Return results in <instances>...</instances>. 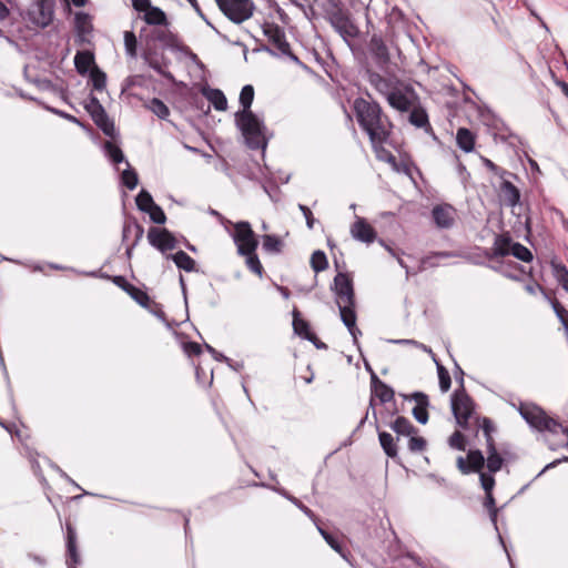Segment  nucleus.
Listing matches in <instances>:
<instances>
[{
	"label": "nucleus",
	"mask_w": 568,
	"mask_h": 568,
	"mask_svg": "<svg viewBox=\"0 0 568 568\" xmlns=\"http://www.w3.org/2000/svg\"><path fill=\"white\" fill-rule=\"evenodd\" d=\"M353 109L359 126L368 134L373 148L377 150L389 138L390 122L383 114L381 105L375 101L356 98Z\"/></svg>",
	"instance_id": "f257e3e1"
},
{
	"label": "nucleus",
	"mask_w": 568,
	"mask_h": 568,
	"mask_svg": "<svg viewBox=\"0 0 568 568\" xmlns=\"http://www.w3.org/2000/svg\"><path fill=\"white\" fill-rule=\"evenodd\" d=\"M518 410L530 427L538 432H549L557 435L560 437L559 443L561 445H568V427L548 416L542 408L535 404L521 403Z\"/></svg>",
	"instance_id": "f03ea898"
},
{
	"label": "nucleus",
	"mask_w": 568,
	"mask_h": 568,
	"mask_svg": "<svg viewBox=\"0 0 568 568\" xmlns=\"http://www.w3.org/2000/svg\"><path fill=\"white\" fill-rule=\"evenodd\" d=\"M235 125L245 139L251 150H265L267 140L265 138L266 126L264 121L253 112L237 111L234 114Z\"/></svg>",
	"instance_id": "7ed1b4c3"
},
{
	"label": "nucleus",
	"mask_w": 568,
	"mask_h": 568,
	"mask_svg": "<svg viewBox=\"0 0 568 568\" xmlns=\"http://www.w3.org/2000/svg\"><path fill=\"white\" fill-rule=\"evenodd\" d=\"M367 49L375 65L383 72H389L394 55L400 57L402 51L395 42L393 34L383 37L381 33H373Z\"/></svg>",
	"instance_id": "20e7f679"
},
{
	"label": "nucleus",
	"mask_w": 568,
	"mask_h": 568,
	"mask_svg": "<svg viewBox=\"0 0 568 568\" xmlns=\"http://www.w3.org/2000/svg\"><path fill=\"white\" fill-rule=\"evenodd\" d=\"M325 13L329 24L348 45L358 38L359 29L351 19L349 13L342 8V3L329 7Z\"/></svg>",
	"instance_id": "39448f33"
},
{
	"label": "nucleus",
	"mask_w": 568,
	"mask_h": 568,
	"mask_svg": "<svg viewBox=\"0 0 568 568\" xmlns=\"http://www.w3.org/2000/svg\"><path fill=\"white\" fill-rule=\"evenodd\" d=\"M332 290L336 295L339 314H344V311H355L353 280L347 273L339 272L336 274Z\"/></svg>",
	"instance_id": "423d86ee"
},
{
	"label": "nucleus",
	"mask_w": 568,
	"mask_h": 568,
	"mask_svg": "<svg viewBox=\"0 0 568 568\" xmlns=\"http://www.w3.org/2000/svg\"><path fill=\"white\" fill-rule=\"evenodd\" d=\"M474 409L475 403L466 393L464 384L462 383V389H456L452 395V412L459 427L463 429L469 428Z\"/></svg>",
	"instance_id": "0eeeda50"
},
{
	"label": "nucleus",
	"mask_w": 568,
	"mask_h": 568,
	"mask_svg": "<svg viewBox=\"0 0 568 568\" xmlns=\"http://www.w3.org/2000/svg\"><path fill=\"white\" fill-rule=\"evenodd\" d=\"M220 10L232 22L240 24L253 16L252 0H215Z\"/></svg>",
	"instance_id": "6e6552de"
},
{
	"label": "nucleus",
	"mask_w": 568,
	"mask_h": 568,
	"mask_svg": "<svg viewBox=\"0 0 568 568\" xmlns=\"http://www.w3.org/2000/svg\"><path fill=\"white\" fill-rule=\"evenodd\" d=\"M233 241L236 244L237 253H250L256 251L258 241L251 224L246 221L237 222L234 225Z\"/></svg>",
	"instance_id": "1a4fd4ad"
},
{
	"label": "nucleus",
	"mask_w": 568,
	"mask_h": 568,
	"mask_svg": "<svg viewBox=\"0 0 568 568\" xmlns=\"http://www.w3.org/2000/svg\"><path fill=\"white\" fill-rule=\"evenodd\" d=\"M85 110L91 115L95 125L101 129V131L108 135L114 136V124L110 121L103 105L100 103L99 99L91 94L89 97L88 102L84 105Z\"/></svg>",
	"instance_id": "9d476101"
},
{
	"label": "nucleus",
	"mask_w": 568,
	"mask_h": 568,
	"mask_svg": "<svg viewBox=\"0 0 568 568\" xmlns=\"http://www.w3.org/2000/svg\"><path fill=\"white\" fill-rule=\"evenodd\" d=\"M143 60L145 63L156 71L160 75L169 81H174V77L166 68L170 64V59L164 55L163 52H159L155 48H152L150 43H146V49L143 52Z\"/></svg>",
	"instance_id": "9b49d317"
},
{
	"label": "nucleus",
	"mask_w": 568,
	"mask_h": 568,
	"mask_svg": "<svg viewBox=\"0 0 568 568\" xmlns=\"http://www.w3.org/2000/svg\"><path fill=\"white\" fill-rule=\"evenodd\" d=\"M28 18L37 27H48L53 19V2L51 0L33 1L28 9Z\"/></svg>",
	"instance_id": "f8f14e48"
},
{
	"label": "nucleus",
	"mask_w": 568,
	"mask_h": 568,
	"mask_svg": "<svg viewBox=\"0 0 568 568\" xmlns=\"http://www.w3.org/2000/svg\"><path fill=\"white\" fill-rule=\"evenodd\" d=\"M148 241L162 253L174 250L178 245L175 237L168 229L150 227Z\"/></svg>",
	"instance_id": "ddd939ff"
},
{
	"label": "nucleus",
	"mask_w": 568,
	"mask_h": 568,
	"mask_svg": "<svg viewBox=\"0 0 568 568\" xmlns=\"http://www.w3.org/2000/svg\"><path fill=\"white\" fill-rule=\"evenodd\" d=\"M134 232L133 242L128 245L125 255L130 260L132 257L133 248L140 243L143 237L144 229L134 217H129L124 221L122 229V242H126L130 237V234Z\"/></svg>",
	"instance_id": "4468645a"
},
{
	"label": "nucleus",
	"mask_w": 568,
	"mask_h": 568,
	"mask_svg": "<svg viewBox=\"0 0 568 568\" xmlns=\"http://www.w3.org/2000/svg\"><path fill=\"white\" fill-rule=\"evenodd\" d=\"M455 209L449 204H439L433 207L432 217L438 229H450L455 223Z\"/></svg>",
	"instance_id": "2eb2a0df"
},
{
	"label": "nucleus",
	"mask_w": 568,
	"mask_h": 568,
	"mask_svg": "<svg viewBox=\"0 0 568 568\" xmlns=\"http://www.w3.org/2000/svg\"><path fill=\"white\" fill-rule=\"evenodd\" d=\"M263 33L268 41H271L273 45L281 51V53H290V44L285 39V33L277 24L265 23L263 27Z\"/></svg>",
	"instance_id": "dca6fc26"
},
{
	"label": "nucleus",
	"mask_w": 568,
	"mask_h": 568,
	"mask_svg": "<svg viewBox=\"0 0 568 568\" xmlns=\"http://www.w3.org/2000/svg\"><path fill=\"white\" fill-rule=\"evenodd\" d=\"M112 281L118 287L126 292L139 305L142 307L149 306L150 296L148 293L129 283L124 276H114Z\"/></svg>",
	"instance_id": "f3484780"
},
{
	"label": "nucleus",
	"mask_w": 568,
	"mask_h": 568,
	"mask_svg": "<svg viewBox=\"0 0 568 568\" xmlns=\"http://www.w3.org/2000/svg\"><path fill=\"white\" fill-rule=\"evenodd\" d=\"M513 244L514 242L508 233L496 235L493 247L490 251H486L485 256L488 260L507 256L510 254Z\"/></svg>",
	"instance_id": "a211bd4d"
},
{
	"label": "nucleus",
	"mask_w": 568,
	"mask_h": 568,
	"mask_svg": "<svg viewBox=\"0 0 568 568\" xmlns=\"http://www.w3.org/2000/svg\"><path fill=\"white\" fill-rule=\"evenodd\" d=\"M352 236L363 243L371 244L376 239V232L365 219L358 217L351 227Z\"/></svg>",
	"instance_id": "6ab92c4d"
},
{
	"label": "nucleus",
	"mask_w": 568,
	"mask_h": 568,
	"mask_svg": "<svg viewBox=\"0 0 568 568\" xmlns=\"http://www.w3.org/2000/svg\"><path fill=\"white\" fill-rule=\"evenodd\" d=\"M67 566L68 568L77 567L81 562L80 554L77 546V531L68 524L67 525Z\"/></svg>",
	"instance_id": "aec40b11"
},
{
	"label": "nucleus",
	"mask_w": 568,
	"mask_h": 568,
	"mask_svg": "<svg viewBox=\"0 0 568 568\" xmlns=\"http://www.w3.org/2000/svg\"><path fill=\"white\" fill-rule=\"evenodd\" d=\"M410 398L416 402V406L412 410L413 416L418 423L425 425L428 422V396L423 392H415L412 394Z\"/></svg>",
	"instance_id": "412c9836"
},
{
	"label": "nucleus",
	"mask_w": 568,
	"mask_h": 568,
	"mask_svg": "<svg viewBox=\"0 0 568 568\" xmlns=\"http://www.w3.org/2000/svg\"><path fill=\"white\" fill-rule=\"evenodd\" d=\"M372 393L376 396L382 404L388 403L394 399V389L382 382L375 372H372Z\"/></svg>",
	"instance_id": "4be33fe9"
},
{
	"label": "nucleus",
	"mask_w": 568,
	"mask_h": 568,
	"mask_svg": "<svg viewBox=\"0 0 568 568\" xmlns=\"http://www.w3.org/2000/svg\"><path fill=\"white\" fill-rule=\"evenodd\" d=\"M292 314L294 333L308 342H314L313 339H316V335L311 331L308 322L301 317L297 308H294Z\"/></svg>",
	"instance_id": "5701e85b"
},
{
	"label": "nucleus",
	"mask_w": 568,
	"mask_h": 568,
	"mask_svg": "<svg viewBox=\"0 0 568 568\" xmlns=\"http://www.w3.org/2000/svg\"><path fill=\"white\" fill-rule=\"evenodd\" d=\"M367 81L374 87L381 94L387 97L392 91V82L376 71L368 69L366 71Z\"/></svg>",
	"instance_id": "b1692460"
},
{
	"label": "nucleus",
	"mask_w": 568,
	"mask_h": 568,
	"mask_svg": "<svg viewBox=\"0 0 568 568\" xmlns=\"http://www.w3.org/2000/svg\"><path fill=\"white\" fill-rule=\"evenodd\" d=\"M487 458L485 459V466L488 473L496 474L503 468L504 458L498 453L495 443H488L487 445Z\"/></svg>",
	"instance_id": "393cba45"
},
{
	"label": "nucleus",
	"mask_w": 568,
	"mask_h": 568,
	"mask_svg": "<svg viewBox=\"0 0 568 568\" xmlns=\"http://www.w3.org/2000/svg\"><path fill=\"white\" fill-rule=\"evenodd\" d=\"M500 192L508 206L514 207L519 203L520 191L510 181L505 180V178L500 183Z\"/></svg>",
	"instance_id": "a878e982"
},
{
	"label": "nucleus",
	"mask_w": 568,
	"mask_h": 568,
	"mask_svg": "<svg viewBox=\"0 0 568 568\" xmlns=\"http://www.w3.org/2000/svg\"><path fill=\"white\" fill-rule=\"evenodd\" d=\"M389 427L397 434V439L399 436L408 437L418 433V429L412 424V422L404 416H398L389 424Z\"/></svg>",
	"instance_id": "bb28decb"
},
{
	"label": "nucleus",
	"mask_w": 568,
	"mask_h": 568,
	"mask_svg": "<svg viewBox=\"0 0 568 568\" xmlns=\"http://www.w3.org/2000/svg\"><path fill=\"white\" fill-rule=\"evenodd\" d=\"M389 105L400 112L408 111L412 106L409 98L399 90H393L387 97Z\"/></svg>",
	"instance_id": "cd10ccee"
},
{
	"label": "nucleus",
	"mask_w": 568,
	"mask_h": 568,
	"mask_svg": "<svg viewBox=\"0 0 568 568\" xmlns=\"http://www.w3.org/2000/svg\"><path fill=\"white\" fill-rule=\"evenodd\" d=\"M343 324L347 327L349 334L353 337L354 344L357 346L361 352L358 344V335L362 334L359 328L356 326V312L355 311H344V314H339Z\"/></svg>",
	"instance_id": "c85d7f7f"
},
{
	"label": "nucleus",
	"mask_w": 568,
	"mask_h": 568,
	"mask_svg": "<svg viewBox=\"0 0 568 568\" xmlns=\"http://www.w3.org/2000/svg\"><path fill=\"white\" fill-rule=\"evenodd\" d=\"M168 258H171L178 268L183 270L185 272H194L196 271V263L195 261L187 255L184 251H179L174 254H170L166 256Z\"/></svg>",
	"instance_id": "c756f323"
},
{
	"label": "nucleus",
	"mask_w": 568,
	"mask_h": 568,
	"mask_svg": "<svg viewBox=\"0 0 568 568\" xmlns=\"http://www.w3.org/2000/svg\"><path fill=\"white\" fill-rule=\"evenodd\" d=\"M378 439L384 453L396 462L398 458V450L393 435L387 432H379Z\"/></svg>",
	"instance_id": "7c9ffc66"
},
{
	"label": "nucleus",
	"mask_w": 568,
	"mask_h": 568,
	"mask_svg": "<svg viewBox=\"0 0 568 568\" xmlns=\"http://www.w3.org/2000/svg\"><path fill=\"white\" fill-rule=\"evenodd\" d=\"M148 42H160L164 47H173L175 42V36L168 29L154 28L148 36Z\"/></svg>",
	"instance_id": "2f4dec72"
},
{
	"label": "nucleus",
	"mask_w": 568,
	"mask_h": 568,
	"mask_svg": "<svg viewBox=\"0 0 568 568\" xmlns=\"http://www.w3.org/2000/svg\"><path fill=\"white\" fill-rule=\"evenodd\" d=\"M409 123L416 128H423L427 132L432 131V126L429 124L428 114L425 109L420 106H415L409 113L408 116Z\"/></svg>",
	"instance_id": "473e14b6"
},
{
	"label": "nucleus",
	"mask_w": 568,
	"mask_h": 568,
	"mask_svg": "<svg viewBox=\"0 0 568 568\" xmlns=\"http://www.w3.org/2000/svg\"><path fill=\"white\" fill-rule=\"evenodd\" d=\"M94 64L93 53L90 51H79L74 57V65L80 74L88 73L91 65Z\"/></svg>",
	"instance_id": "72a5a7b5"
},
{
	"label": "nucleus",
	"mask_w": 568,
	"mask_h": 568,
	"mask_svg": "<svg viewBox=\"0 0 568 568\" xmlns=\"http://www.w3.org/2000/svg\"><path fill=\"white\" fill-rule=\"evenodd\" d=\"M551 273L561 287L568 293V268L557 260L550 261Z\"/></svg>",
	"instance_id": "f704fd0d"
},
{
	"label": "nucleus",
	"mask_w": 568,
	"mask_h": 568,
	"mask_svg": "<svg viewBox=\"0 0 568 568\" xmlns=\"http://www.w3.org/2000/svg\"><path fill=\"white\" fill-rule=\"evenodd\" d=\"M467 463L468 469L471 473H483V468L485 467V456L479 449H470L467 453Z\"/></svg>",
	"instance_id": "c9c22d12"
},
{
	"label": "nucleus",
	"mask_w": 568,
	"mask_h": 568,
	"mask_svg": "<svg viewBox=\"0 0 568 568\" xmlns=\"http://www.w3.org/2000/svg\"><path fill=\"white\" fill-rule=\"evenodd\" d=\"M262 240V247L266 253L280 254L284 247V242L277 235L265 234L263 235Z\"/></svg>",
	"instance_id": "e433bc0d"
},
{
	"label": "nucleus",
	"mask_w": 568,
	"mask_h": 568,
	"mask_svg": "<svg viewBox=\"0 0 568 568\" xmlns=\"http://www.w3.org/2000/svg\"><path fill=\"white\" fill-rule=\"evenodd\" d=\"M204 95L213 104L215 110L225 111L227 109L226 97L220 89L205 90Z\"/></svg>",
	"instance_id": "4c0bfd02"
},
{
	"label": "nucleus",
	"mask_w": 568,
	"mask_h": 568,
	"mask_svg": "<svg viewBox=\"0 0 568 568\" xmlns=\"http://www.w3.org/2000/svg\"><path fill=\"white\" fill-rule=\"evenodd\" d=\"M317 529L320 531V534L323 536V538L325 539V541L337 552L344 559L347 560V551L345 549V546L344 544L339 540V538L332 534V532H328L326 531L325 529H323L322 527L317 526Z\"/></svg>",
	"instance_id": "58836bf2"
},
{
	"label": "nucleus",
	"mask_w": 568,
	"mask_h": 568,
	"mask_svg": "<svg viewBox=\"0 0 568 568\" xmlns=\"http://www.w3.org/2000/svg\"><path fill=\"white\" fill-rule=\"evenodd\" d=\"M456 141L457 145L464 151V152H471L475 145V138L473 133L466 129L460 128L457 130L456 134Z\"/></svg>",
	"instance_id": "ea45409f"
},
{
	"label": "nucleus",
	"mask_w": 568,
	"mask_h": 568,
	"mask_svg": "<svg viewBox=\"0 0 568 568\" xmlns=\"http://www.w3.org/2000/svg\"><path fill=\"white\" fill-rule=\"evenodd\" d=\"M144 20L151 26H168L166 14L162 9L154 6L144 13Z\"/></svg>",
	"instance_id": "a19ab883"
},
{
	"label": "nucleus",
	"mask_w": 568,
	"mask_h": 568,
	"mask_svg": "<svg viewBox=\"0 0 568 568\" xmlns=\"http://www.w3.org/2000/svg\"><path fill=\"white\" fill-rule=\"evenodd\" d=\"M144 106L154 113L159 119L166 120L170 115L168 105L160 99L153 98L149 100Z\"/></svg>",
	"instance_id": "79ce46f5"
},
{
	"label": "nucleus",
	"mask_w": 568,
	"mask_h": 568,
	"mask_svg": "<svg viewBox=\"0 0 568 568\" xmlns=\"http://www.w3.org/2000/svg\"><path fill=\"white\" fill-rule=\"evenodd\" d=\"M240 255L245 256V264L247 268L256 274L260 278L263 277L264 268L255 251L250 253H241Z\"/></svg>",
	"instance_id": "37998d69"
},
{
	"label": "nucleus",
	"mask_w": 568,
	"mask_h": 568,
	"mask_svg": "<svg viewBox=\"0 0 568 568\" xmlns=\"http://www.w3.org/2000/svg\"><path fill=\"white\" fill-rule=\"evenodd\" d=\"M254 100V88L251 84H246L240 92L239 102L242 106L241 111L252 112L251 106Z\"/></svg>",
	"instance_id": "c03bdc74"
},
{
	"label": "nucleus",
	"mask_w": 568,
	"mask_h": 568,
	"mask_svg": "<svg viewBox=\"0 0 568 568\" xmlns=\"http://www.w3.org/2000/svg\"><path fill=\"white\" fill-rule=\"evenodd\" d=\"M510 254L517 260L526 263L531 262L534 258L531 251L518 242H514V244L511 245Z\"/></svg>",
	"instance_id": "a18cd8bd"
},
{
	"label": "nucleus",
	"mask_w": 568,
	"mask_h": 568,
	"mask_svg": "<svg viewBox=\"0 0 568 568\" xmlns=\"http://www.w3.org/2000/svg\"><path fill=\"white\" fill-rule=\"evenodd\" d=\"M92 87L97 91H103L106 87V74L94 65L90 73Z\"/></svg>",
	"instance_id": "49530a36"
},
{
	"label": "nucleus",
	"mask_w": 568,
	"mask_h": 568,
	"mask_svg": "<svg viewBox=\"0 0 568 568\" xmlns=\"http://www.w3.org/2000/svg\"><path fill=\"white\" fill-rule=\"evenodd\" d=\"M311 266L315 273L326 270L328 266L326 254L321 250L315 251L311 256Z\"/></svg>",
	"instance_id": "de8ad7c7"
},
{
	"label": "nucleus",
	"mask_w": 568,
	"mask_h": 568,
	"mask_svg": "<svg viewBox=\"0 0 568 568\" xmlns=\"http://www.w3.org/2000/svg\"><path fill=\"white\" fill-rule=\"evenodd\" d=\"M104 151L108 158L114 163H122L125 161L122 150L110 141L104 143Z\"/></svg>",
	"instance_id": "09e8293b"
},
{
	"label": "nucleus",
	"mask_w": 568,
	"mask_h": 568,
	"mask_svg": "<svg viewBox=\"0 0 568 568\" xmlns=\"http://www.w3.org/2000/svg\"><path fill=\"white\" fill-rule=\"evenodd\" d=\"M128 169L124 170L121 174V182L123 185H125L129 190H134L139 183V178L136 172L130 168V164L128 161H125Z\"/></svg>",
	"instance_id": "8fccbe9b"
},
{
	"label": "nucleus",
	"mask_w": 568,
	"mask_h": 568,
	"mask_svg": "<svg viewBox=\"0 0 568 568\" xmlns=\"http://www.w3.org/2000/svg\"><path fill=\"white\" fill-rule=\"evenodd\" d=\"M135 203L138 209L142 212L149 211L155 204L152 195L146 190H141L139 192L135 197Z\"/></svg>",
	"instance_id": "3c124183"
},
{
	"label": "nucleus",
	"mask_w": 568,
	"mask_h": 568,
	"mask_svg": "<svg viewBox=\"0 0 568 568\" xmlns=\"http://www.w3.org/2000/svg\"><path fill=\"white\" fill-rule=\"evenodd\" d=\"M484 507L487 508V510L489 513L490 520L497 530L498 529V527H497L498 508L496 507V501H495L493 493L486 494L485 500H484Z\"/></svg>",
	"instance_id": "603ef678"
},
{
	"label": "nucleus",
	"mask_w": 568,
	"mask_h": 568,
	"mask_svg": "<svg viewBox=\"0 0 568 568\" xmlns=\"http://www.w3.org/2000/svg\"><path fill=\"white\" fill-rule=\"evenodd\" d=\"M408 449L412 453H420L425 450L427 446V442L424 437L417 436L416 434H413L408 436Z\"/></svg>",
	"instance_id": "864d4df0"
},
{
	"label": "nucleus",
	"mask_w": 568,
	"mask_h": 568,
	"mask_svg": "<svg viewBox=\"0 0 568 568\" xmlns=\"http://www.w3.org/2000/svg\"><path fill=\"white\" fill-rule=\"evenodd\" d=\"M437 372H438V379H439V388L442 392H447L450 388L452 379L448 371L437 363Z\"/></svg>",
	"instance_id": "5fc2aeb1"
},
{
	"label": "nucleus",
	"mask_w": 568,
	"mask_h": 568,
	"mask_svg": "<svg viewBox=\"0 0 568 568\" xmlns=\"http://www.w3.org/2000/svg\"><path fill=\"white\" fill-rule=\"evenodd\" d=\"M124 47L128 55L136 57V37L132 31L124 32Z\"/></svg>",
	"instance_id": "6e6d98bb"
},
{
	"label": "nucleus",
	"mask_w": 568,
	"mask_h": 568,
	"mask_svg": "<svg viewBox=\"0 0 568 568\" xmlns=\"http://www.w3.org/2000/svg\"><path fill=\"white\" fill-rule=\"evenodd\" d=\"M561 325L568 322V311L556 298H547Z\"/></svg>",
	"instance_id": "4d7b16f0"
},
{
	"label": "nucleus",
	"mask_w": 568,
	"mask_h": 568,
	"mask_svg": "<svg viewBox=\"0 0 568 568\" xmlns=\"http://www.w3.org/2000/svg\"><path fill=\"white\" fill-rule=\"evenodd\" d=\"M281 494L287 498L291 503H293L298 509H301L308 518H311L312 520H315L316 519V516L315 514L307 507L305 506L300 499H297L296 497L294 496H291L287 491L285 490H281Z\"/></svg>",
	"instance_id": "13d9d810"
},
{
	"label": "nucleus",
	"mask_w": 568,
	"mask_h": 568,
	"mask_svg": "<svg viewBox=\"0 0 568 568\" xmlns=\"http://www.w3.org/2000/svg\"><path fill=\"white\" fill-rule=\"evenodd\" d=\"M145 213H148L151 221L156 224H164L166 221L164 211L156 203Z\"/></svg>",
	"instance_id": "bf43d9fd"
},
{
	"label": "nucleus",
	"mask_w": 568,
	"mask_h": 568,
	"mask_svg": "<svg viewBox=\"0 0 568 568\" xmlns=\"http://www.w3.org/2000/svg\"><path fill=\"white\" fill-rule=\"evenodd\" d=\"M448 444L452 448L457 450H465L466 449V443L464 435L456 430L454 432L450 437L448 438Z\"/></svg>",
	"instance_id": "052dcab7"
},
{
	"label": "nucleus",
	"mask_w": 568,
	"mask_h": 568,
	"mask_svg": "<svg viewBox=\"0 0 568 568\" xmlns=\"http://www.w3.org/2000/svg\"><path fill=\"white\" fill-rule=\"evenodd\" d=\"M493 475L494 474H490V473H488V474L480 473L479 474L480 484H481L483 489L485 490V494L493 493V489L496 484Z\"/></svg>",
	"instance_id": "680f3d73"
},
{
	"label": "nucleus",
	"mask_w": 568,
	"mask_h": 568,
	"mask_svg": "<svg viewBox=\"0 0 568 568\" xmlns=\"http://www.w3.org/2000/svg\"><path fill=\"white\" fill-rule=\"evenodd\" d=\"M479 427L483 428V432H484V435L486 438V445H488V443H495L493 435H491V433L494 432V425H493L491 420L487 417H484L481 420V425H479Z\"/></svg>",
	"instance_id": "e2e57ef3"
},
{
	"label": "nucleus",
	"mask_w": 568,
	"mask_h": 568,
	"mask_svg": "<svg viewBox=\"0 0 568 568\" xmlns=\"http://www.w3.org/2000/svg\"><path fill=\"white\" fill-rule=\"evenodd\" d=\"M484 164L485 166L490 170L493 173H495L496 175H498L500 179H504L506 175H511L509 172H507L506 170L499 168L498 165H496L493 161H490L489 159H484Z\"/></svg>",
	"instance_id": "0e129e2a"
},
{
	"label": "nucleus",
	"mask_w": 568,
	"mask_h": 568,
	"mask_svg": "<svg viewBox=\"0 0 568 568\" xmlns=\"http://www.w3.org/2000/svg\"><path fill=\"white\" fill-rule=\"evenodd\" d=\"M298 210L302 212L303 216L305 217L307 227L310 230H313L314 224H315V219H314L313 213L310 210V207L304 204H298Z\"/></svg>",
	"instance_id": "69168bd1"
},
{
	"label": "nucleus",
	"mask_w": 568,
	"mask_h": 568,
	"mask_svg": "<svg viewBox=\"0 0 568 568\" xmlns=\"http://www.w3.org/2000/svg\"><path fill=\"white\" fill-rule=\"evenodd\" d=\"M206 351L213 356V358L217 362L226 363L229 366H232L231 358L226 357L224 354L217 352L210 344H205Z\"/></svg>",
	"instance_id": "338daca9"
},
{
	"label": "nucleus",
	"mask_w": 568,
	"mask_h": 568,
	"mask_svg": "<svg viewBox=\"0 0 568 568\" xmlns=\"http://www.w3.org/2000/svg\"><path fill=\"white\" fill-rule=\"evenodd\" d=\"M89 16L85 13H78L75 16V24L77 29L80 33H84L88 31L87 24H88Z\"/></svg>",
	"instance_id": "774afa93"
}]
</instances>
